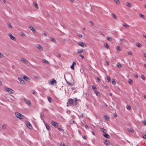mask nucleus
Instances as JSON below:
<instances>
[{"mask_svg":"<svg viewBox=\"0 0 146 146\" xmlns=\"http://www.w3.org/2000/svg\"><path fill=\"white\" fill-rule=\"evenodd\" d=\"M75 105L74 103V100L70 98L69 99L68 102L67 103V106H69L71 105Z\"/></svg>","mask_w":146,"mask_h":146,"instance_id":"1","label":"nucleus"},{"mask_svg":"<svg viewBox=\"0 0 146 146\" xmlns=\"http://www.w3.org/2000/svg\"><path fill=\"white\" fill-rule=\"evenodd\" d=\"M15 114L16 117L20 119H23L24 117L23 115L19 112H16Z\"/></svg>","mask_w":146,"mask_h":146,"instance_id":"2","label":"nucleus"},{"mask_svg":"<svg viewBox=\"0 0 146 146\" xmlns=\"http://www.w3.org/2000/svg\"><path fill=\"white\" fill-rule=\"evenodd\" d=\"M4 89L7 92L10 94H13L14 92L12 89L10 88L5 87L4 88Z\"/></svg>","mask_w":146,"mask_h":146,"instance_id":"3","label":"nucleus"},{"mask_svg":"<svg viewBox=\"0 0 146 146\" xmlns=\"http://www.w3.org/2000/svg\"><path fill=\"white\" fill-rule=\"evenodd\" d=\"M78 44L79 45H80L83 47H86V45L84 43L82 42H79L78 43Z\"/></svg>","mask_w":146,"mask_h":146,"instance_id":"4","label":"nucleus"},{"mask_svg":"<svg viewBox=\"0 0 146 146\" xmlns=\"http://www.w3.org/2000/svg\"><path fill=\"white\" fill-rule=\"evenodd\" d=\"M9 36L11 39L13 41H15L16 40V38L13 36L11 33H9Z\"/></svg>","mask_w":146,"mask_h":146,"instance_id":"5","label":"nucleus"},{"mask_svg":"<svg viewBox=\"0 0 146 146\" xmlns=\"http://www.w3.org/2000/svg\"><path fill=\"white\" fill-rule=\"evenodd\" d=\"M51 124L55 127H56L58 126V124L57 123L54 121H52L51 122Z\"/></svg>","mask_w":146,"mask_h":146,"instance_id":"6","label":"nucleus"},{"mask_svg":"<svg viewBox=\"0 0 146 146\" xmlns=\"http://www.w3.org/2000/svg\"><path fill=\"white\" fill-rule=\"evenodd\" d=\"M37 48L40 50H42L43 48L42 46L39 44H38L36 45Z\"/></svg>","mask_w":146,"mask_h":146,"instance_id":"7","label":"nucleus"},{"mask_svg":"<svg viewBox=\"0 0 146 146\" xmlns=\"http://www.w3.org/2000/svg\"><path fill=\"white\" fill-rule=\"evenodd\" d=\"M21 60L25 64H27L29 63V61L24 58H21Z\"/></svg>","mask_w":146,"mask_h":146,"instance_id":"8","label":"nucleus"},{"mask_svg":"<svg viewBox=\"0 0 146 146\" xmlns=\"http://www.w3.org/2000/svg\"><path fill=\"white\" fill-rule=\"evenodd\" d=\"M24 100L25 102L29 106H31V104L29 100L26 99H24Z\"/></svg>","mask_w":146,"mask_h":146,"instance_id":"9","label":"nucleus"},{"mask_svg":"<svg viewBox=\"0 0 146 146\" xmlns=\"http://www.w3.org/2000/svg\"><path fill=\"white\" fill-rule=\"evenodd\" d=\"M26 124L27 127L29 129H31V128L32 127L31 125V124L28 121H26Z\"/></svg>","mask_w":146,"mask_h":146,"instance_id":"10","label":"nucleus"},{"mask_svg":"<svg viewBox=\"0 0 146 146\" xmlns=\"http://www.w3.org/2000/svg\"><path fill=\"white\" fill-rule=\"evenodd\" d=\"M104 143L107 146L109 145H110V142L107 139H106L105 140Z\"/></svg>","mask_w":146,"mask_h":146,"instance_id":"11","label":"nucleus"},{"mask_svg":"<svg viewBox=\"0 0 146 146\" xmlns=\"http://www.w3.org/2000/svg\"><path fill=\"white\" fill-rule=\"evenodd\" d=\"M83 49H78L77 51V54H78L82 53L83 52Z\"/></svg>","mask_w":146,"mask_h":146,"instance_id":"12","label":"nucleus"},{"mask_svg":"<svg viewBox=\"0 0 146 146\" xmlns=\"http://www.w3.org/2000/svg\"><path fill=\"white\" fill-rule=\"evenodd\" d=\"M29 28L33 32H36V29L32 26H29Z\"/></svg>","mask_w":146,"mask_h":146,"instance_id":"13","label":"nucleus"},{"mask_svg":"<svg viewBox=\"0 0 146 146\" xmlns=\"http://www.w3.org/2000/svg\"><path fill=\"white\" fill-rule=\"evenodd\" d=\"M18 80L21 83L24 84L25 83L23 79L22 78H18Z\"/></svg>","mask_w":146,"mask_h":146,"instance_id":"14","label":"nucleus"},{"mask_svg":"<svg viewBox=\"0 0 146 146\" xmlns=\"http://www.w3.org/2000/svg\"><path fill=\"white\" fill-rule=\"evenodd\" d=\"M103 136L109 139L110 138V135L107 133H105L103 135Z\"/></svg>","mask_w":146,"mask_h":146,"instance_id":"15","label":"nucleus"},{"mask_svg":"<svg viewBox=\"0 0 146 146\" xmlns=\"http://www.w3.org/2000/svg\"><path fill=\"white\" fill-rule=\"evenodd\" d=\"M23 79L27 81H28L30 80L29 78L26 76H23Z\"/></svg>","mask_w":146,"mask_h":146,"instance_id":"16","label":"nucleus"},{"mask_svg":"<svg viewBox=\"0 0 146 146\" xmlns=\"http://www.w3.org/2000/svg\"><path fill=\"white\" fill-rule=\"evenodd\" d=\"M56 83V81L54 79H53L51 81V83L52 85H53L54 84Z\"/></svg>","mask_w":146,"mask_h":146,"instance_id":"17","label":"nucleus"},{"mask_svg":"<svg viewBox=\"0 0 146 146\" xmlns=\"http://www.w3.org/2000/svg\"><path fill=\"white\" fill-rule=\"evenodd\" d=\"M75 64V62H73L72 65L70 66V68L74 70V65Z\"/></svg>","mask_w":146,"mask_h":146,"instance_id":"18","label":"nucleus"},{"mask_svg":"<svg viewBox=\"0 0 146 146\" xmlns=\"http://www.w3.org/2000/svg\"><path fill=\"white\" fill-rule=\"evenodd\" d=\"M50 40L51 41L54 42V43H56V41L54 39V38H53L52 37H50Z\"/></svg>","mask_w":146,"mask_h":146,"instance_id":"19","label":"nucleus"},{"mask_svg":"<svg viewBox=\"0 0 146 146\" xmlns=\"http://www.w3.org/2000/svg\"><path fill=\"white\" fill-rule=\"evenodd\" d=\"M45 125L46 127V128L48 130H49L50 129V128L49 125L47 123H45Z\"/></svg>","mask_w":146,"mask_h":146,"instance_id":"20","label":"nucleus"},{"mask_svg":"<svg viewBox=\"0 0 146 146\" xmlns=\"http://www.w3.org/2000/svg\"><path fill=\"white\" fill-rule=\"evenodd\" d=\"M7 25L8 27H9V28L11 29H12L13 28V27L11 25L10 23H7Z\"/></svg>","mask_w":146,"mask_h":146,"instance_id":"21","label":"nucleus"},{"mask_svg":"<svg viewBox=\"0 0 146 146\" xmlns=\"http://www.w3.org/2000/svg\"><path fill=\"white\" fill-rule=\"evenodd\" d=\"M136 45L139 48H141L142 47V45L139 42H137L136 44Z\"/></svg>","mask_w":146,"mask_h":146,"instance_id":"22","label":"nucleus"},{"mask_svg":"<svg viewBox=\"0 0 146 146\" xmlns=\"http://www.w3.org/2000/svg\"><path fill=\"white\" fill-rule=\"evenodd\" d=\"M94 92L96 94V95L97 96H99L100 95V94L96 90H95Z\"/></svg>","mask_w":146,"mask_h":146,"instance_id":"23","label":"nucleus"},{"mask_svg":"<svg viewBox=\"0 0 146 146\" xmlns=\"http://www.w3.org/2000/svg\"><path fill=\"white\" fill-rule=\"evenodd\" d=\"M122 25L125 28H127L129 27V26L128 25L125 23L122 24Z\"/></svg>","mask_w":146,"mask_h":146,"instance_id":"24","label":"nucleus"},{"mask_svg":"<svg viewBox=\"0 0 146 146\" xmlns=\"http://www.w3.org/2000/svg\"><path fill=\"white\" fill-rule=\"evenodd\" d=\"M104 118L105 119L107 120V121H108L109 120V117L106 115H104Z\"/></svg>","mask_w":146,"mask_h":146,"instance_id":"25","label":"nucleus"},{"mask_svg":"<svg viewBox=\"0 0 146 146\" xmlns=\"http://www.w3.org/2000/svg\"><path fill=\"white\" fill-rule=\"evenodd\" d=\"M42 62H43V63H45V64H48L49 63V62L44 59L42 60Z\"/></svg>","mask_w":146,"mask_h":146,"instance_id":"26","label":"nucleus"},{"mask_svg":"<svg viewBox=\"0 0 146 146\" xmlns=\"http://www.w3.org/2000/svg\"><path fill=\"white\" fill-rule=\"evenodd\" d=\"M6 127L7 125L6 124H4L2 126V129H5L6 128Z\"/></svg>","mask_w":146,"mask_h":146,"instance_id":"27","label":"nucleus"},{"mask_svg":"<svg viewBox=\"0 0 146 146\" xmlns=\"http://www.w3.org/2000/svg\"><path fill=\"white\" fill-rule=\"evenodd\" d=\"M100 129L101 131L103 133H105L106 132V130L104 128H101Z\"/></svg>","mask_w":146,"mask_h":146,"instance_id":"28","label":"nucleus"},{"mask_svg":"<svg viewBox=\"0 0 146 146\" xmlns=\"http://www.w3.org/2000/svg\"><path fill=\"white\" fill-rule=\"evenodd\" d=\"M126 5L127 6L131 7V4L129 2H127L126 3Z\"/></svg>","mask_w":146,"mask_h":146,"instance_id":"29","label":"nucleus"},{"mask_svg":"<svg viewBox=\"0 0 146 146\" xmlns=\"http://www.w3.org/2000/svg\"><path fill=\"white\" fill-rule=\"evenodd\" d=\"M74 103L75 105H76L77 103V102L78 101V99L76 98H75L74 99Z\"/></svg>","mask_w":146,"mask_h":146,"instance_id":"30","label":"nucleus"},{"mask_svg":"<svg viewBox=\"0 0 146 146\" xmlns=\"http://www.w3.org/2000/svg\"><path fill=\"white\" fill-rule=\"evenodd\" d=\"M47 99H48V101L50 102H51V100H52L51 98V97H50L48 96H47Z\"/></svg>","mask_w":146,"mask_h":146,"instance_id":"31","label":"nucleus"},{"mask_svg":"<svg viewBox=\"0 0 146 146\" xmlns=\"http://www.w3.org/2000/svg\"><path fill=\"white\" fill-rule=\"evenodd\" d=\"M139 15L143 18H145V16L141 13H139Z\"/></svg>","mask_w":146,"mask_h":146,"instance_id":"32","label":"nucleus"},{"mask_svg":"<svg viewBox=\"0 0 146 146\" xmlns=\"http://www.w3.org/2000/svg\"><path fill=\"white\" fill-rule=\"evenodd\" d=\"M104 46L107 49L109 48V46L107 43H105L104 44Z\"/></svg>","mask_w":146,"mask_h":146,"instance_id":"33","label":"nucleus"},{"mask_svg":"<svg viewBox=\"0 0 146 146\" xmlns=\"http://www.w3.org/2000/svg\"><path fill=\"white\" fill-rule=\"evenodd\" d=\"M92 88L94 90V91H95V90H96V87L95 86L93 85L92 86Z\"/></svg>","mask_w":146,"mask_h":146,"instance_id":"34","label":"nucleus"},{"mask_svg":"<svg viewBox=\"0 0 146 146\" xmlns=\"http://www.w3.org/2000/svg\"><path fill=\"white\" fill-rule=\"evenodd\" d=\"M114 2L117 4L120 3V2L119 0H114Z\"/></svg>","mask_w":146,"mask_h":146,"instance_id":"35","label":"nucleus"},{"mask_svg":"<svg viewBox=\"0 0 146 146\" xmlns=\"http://www.w3.org/2000/svg\"><path fill=\"white\" fill-rule=\"evenodd\" d=\"M117 66L119 68H121V64L119 62L117 64Z\"/></svg>","mask_w":146,"mask_h":146,"instance_id":"36","label":"nucleus"},{"mask_svg":"<svg viewBox=\"0 0 146 146\" xmlns=\"http://www.w3.org/2000/svg\"><path fill=\"white\" fill-rule=\"evenodd\" d=\"M129 82L130 84H131L133 83L132 80L131 79H129Z\"/></svg>","mask_w":146,"mask_h":146,"instance_id":"37","label":"nucleus"},{"mask_svg":"<svg viewBox=\"0 0 146 146\" xmlns=\"http://www.w3.org/2000/svg\"><path fill=\"white\" fill-rule=\"evenodd\" d=\"M116 49L118 51H120L121 50L119 46H117L116 47Z\"/></svg>","mask_w":146,"mask_h":146,"instance_id":"38","label":"nucleus"},{"mask_svg":"<svg viewBox=\"0 0 146 146\" xmlns=\"http://www.w3.org/2000/svg\"><path fill=\"white\" fill-rule=\"evenodd\" d=\"M112 15L115 19H116V16L114 14H112Z\"/></svg>","mask_w":146,"mask_h":146,"instance_id":"39","label":"nucleus"},{"mask_svg":"<svg viewBox=\"0 0 146 146\" xmlns=\"http://www.w3.org/2000/svg\"><path fill=\"white\" fill-rule=\"evenodd\" d=\"M107 79L108 80V82H110V78L109 76H107Z\"/></svg>","mask_w":146,"mask_h":146,"instance_id":"40","label":"nucleus"},{"mask_svg":"<svg viewBox=\"0 0 146 146\" xmlns=\"http://www.w3.org/2000/svg\"><path fill=\"white\" fill-rule=\"evenodd\" d=\"M107 39L108 40V41H111L112 39L111 38H110L109 37H107Z\"/></svg>","mask_w":146,"mask_h":146,"instance_id":"41","label":"nucleus"},{"mask_svg":"<svg viewBox=\"0 0 146 146\" xmlns=\"http://www.w3.org/2000/svg\"><path fill=\"white\" fill-rule=\"evenodd\" d=\"M112 82L113 85H114L115 84V81L113 79H112Z\"/></svg>","mask_w":146,"mask_h":146,"instance_id":"42","label":"nucleus"},{"mask_svg":"<svg viewBox=\"0 0 146 146\" xmlns=\"http://www.w3.org/2000/svg\"><path fill=\"white\" fill-rule=\"evenodd\" d=\"M141 78L143 80H144L145 79V77L143 75H141Z\"/></svg>","mask_w":146,"mask_h":146,"instance_id":"43","label":"nucleus"},{"mask_svg":"<svg viewBox=\"0 0 146 146\" xmlns=\"http://www.w3.org/2000/svg\"><path fill=\"white\" fill-rule=\"evenodd\" d=\"M127 108L129 110H130L131 109V108L130 106H127Z\"/></svg>","mask_w":146,"mask_h":146,"instance_id":"44","label":"nucleus"},{"mask_svg":"<svg viewBox=\"0 0 146 146\" xmlns=\"http://www.w3.org/2000/svg\"><path fill=\"white\" fill-rule=\"evenodd\" d=\"M60 146H65L64 143L63 142H61Z\"/></svg>","mask_w":146,"mask_h":146,"instance_id":"45","label":"nucleus"},{"mask_svg":"<svg viewBox=\"0 0 146 146\" xmlns=\"http://www.w3.org/2000/svg\"><path fill=\"white\" fill-rule=\"evenodd\" d=\"M3 56H4L3 55V54L0 52V57L1 58H2L3 57Z\"/></svg>","mask_w":146,"mask_h":146,"instance_id":"46","label":"nucleus"},{"mask_svg":"<svg viewBox=\"0 0 146 146\" xmlns=\"http://www.w3.org/2000/svg\"><path fill=\"white\" fill-rule=\"evenodd\" d=\"M20 35L23 36H25V35L24 33H21L20 34Z\"/></svg>","mask_w":146,"mask_h":146,"instance_id":"47","label":"nucleus"},{"mask_svg":"<svg viewBox=\"0 0 146 146\" xmlns=\"http://www.w3.org/2000/svg\"><path fill=\"white\" fill-rule=\"evenodd\" d=\"M80 56L82 58V59H84V56L82 55H80Z\"/></svg>","mask_w":146,"mask_h":146,"instance_id":"48","label":"nucleus"},{"mask_svg":"<svg viewBox=\"0 0 146 146\" xmlns=\"http://www.w3.org/2000/svg\"><path fill=\"white\" fill-rule=\"evenodd\" d=\"M129 132H131V133L133 132L134 131V130L133 129H129L128 130Z\"/></svg>","mask_w":146,"mask_h":146,"instance_id":"49","label":"nucleus"},{"mask_svg":"<svg viewBox=\"0 0 146 146\" xmlns=\"http://www.w3.org/2000/svg\"><path fill=\"white\" fill-rule=\"evenodd\" d=\"M32 93L34 94H36V92L34 90H32Z\"/></svg>","mask_w":146,"mask_h":146,"instance_id":"50","label":"nucleus"},{"mask_svg":"<svg viewBox=\"0 0 146 146\" xmlns=\"http://www.w3.org/2000/svg\"><path fill=\"white\" fill-rule=\"evenodd\" d=\"M35 7L36 8H37V9H38V4H37V3H35Z\"/></svg>","mask_w":146,"mask_h":146,"instance_id":"51","label":"nucleus"},{"mask_svg":"<svg viewBox=\"0 0 146 146\" xmlns=\"http://www.w3.org/2000/svg\"><path fill=\"white\" fill-rule=\"evenodd\" d=\"M128 54L129 55H130L131 56H132V52L130 51H129L128 52Z\"/></svg>","mask_w":146,"mask_h":146,"instance_id":"52","label":"nucleus"},{"mask_svg":"<svg viewBox=\"0 0 146 146\" xmlns=\"http://www.w3.org/2000/svg\"><path fill=\"white\" fill-rule=\"evenodd\" d=\"M67 83L70 86H72L73 85V84H71V83L68 82H67Z\"/></svg>","mask_w":146,"mask_h":146,"instance_id":"53","label":"nucleus"},{"mask_svg":"<svg viewBox=\"0 0 146 146\" xmlns=\"http://www.w3.org/2000/svg\"><path fill=\"white\" fill-rule=\"evenodd\" d=\"M78 36L79 37L82 38V35L81 34H79L78 35Z\"/></svg>","mask_w":146,"mask_h":146,"instance_id":"54","label":"nucleus"},{"mask_svg":"<svg viewBox=\"0 0 146 146\" xmlns=\"http://www.w3.org/2000/svg\"><path fill=\"white\" fill-rule=\"evenodd\" d=\"M143 138L145 139H146V135L145 134H144V135L143 136Z\"/></svg>","mask_w":146,"mask_h":146,"instance_id":"55","label":"nucleus"},{"mask_svg":"<svg viewBox=\"0 0 146 146\" xmlns=\"http://www.w3.org/2000/svg\"><path fill=\"white\" fill-rule=\"evenodd\" d=\"M57 56L58 57H60L61 56V55L60 54H57Z\"/></svg>","mask_w":146,"mask_h":146,"instance_id":"56","label":"nucleus"},{"mask_svg":"<svg viewBox=\"0 0 146 146\" xmlns=\"http://www.w3.org/2000/svg\"><path fill=\"white\" fill-rule=\"evenodd\" d=\"M97 79L98 80V81H99V82L100 81V79L98 77H97Z\"/></svg>","mask_w":146,"mask_h":146,"instance_id":"57","label":"nucleus"},{"mask_svg":"<svg viewBox=\"0 0 146 146\" xmlns=\"http://www.w3.org/2000/svg\"><path fill=\"white\" fill-rule=\"evenodd\" d=\"M90 23L92 25H94V23L92 21H90Z\"/></svg>","mask_w":146,"mask_h":146,"instance_id":"58","label":"nucleus"},{"mask_svg":"<svg viewBox=\"0 0 146 146\" xmlns=\"http://www.w3.org/2000/svg\"><path fill=\"white\" fill-rule=\"evenodd\" d=\"M82 137L84 139H86V136L84 135H82Z\"/></svg>","mask_w":146,"mask_h":146,"instance_id":"59","label":"nucleus"},{"mask_svg":"<svg viewBox=\"0 0 146 146\" xmlns=\"http://www.w3.org/2000/svg\"><path fill=\"white\" fill-rule=\"evenodd\" d=\"M85 127L86 129H88L89 128V127L87 125H85Z\"/></svg>","mask_w":146,"mask_h":146,"instance_id":"60","label":"nucleus"},{"mask_svg":"<svg viewBox=\"0 0 146 146\" xmlns=\"http://www.w3.org/2000/svg\"><path fill=\"white\" fill-rule=\"evenodd\" d=\"M58 129L60 131H63V129H62L60 128H58Z\"/></svg>","mask_w":146,"mask_h":146,"instance_id":"61","label":"nucleus"},{"mask_svg":"<svg viewBox=\"0 0 146 146\" xmlns=\"http://www.w3.org/2000/svg\"><path fill=\"white\" fill-rule=\"evenodd\" d=\"M143 123L144 125H146V120H145L144 121Z\"/></svg>","mask_w":146,"mask_h":146,"instance_id":"62","label":"nucleus"},{"mask_svg":"<svg viewBox=\"0 0 146 146\" xmlns=\"http://www.w3.org/2000/svg\"><path fill=\"white\" fill-rule=\"evenodd\" d=\"M134 77L135 78H137L138 77V76L137 74H135L134 76Z\"/></svg>","mask_w":146,"mask_h":146,"instance_id":"63","label":"nucleus"},{"mask_svg":"<svg viewBox=\"0 0 146 146\" xmlns=\"http://www.w3.org/2000/svg\"><path fill=\"white\" fill-rule=\"evenodd\" d=\"M144 56L145 58H146V53H145L144 54Z\"/></svg>","mask_w":146,"mask_h":146,"instance_id":"64","label":"nucleus"}]
</instances>
